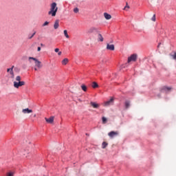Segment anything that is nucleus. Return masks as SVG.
Segmentation results:
<instances>
[{
	"instance_id": "obj_11",
	"label": "nucleus",
	"mask_w": 176,
	"mask_h": 176,
	"mask_svg": "<svg viewBox=\"0 0 176 176\" xmlns=\"http://www.w3.org/2000/svg\"><path fill=\"white\" fill-rule=\"evenodd\" d=\"M113 104V98H111L109 100L107 101L104 103L105 107H109V105H112Z\"/></svg>"
},
{
	"instance_id": "obj_28",
	"label": "nucleus",
	"mask_w": 176,
	"mask_h": 176,
	"mask_svg": "<svg viewBox=\"0 0 176 176\" xmlns=\"http://www.w3.org/2000/svg\"><path fill=\"white\" fill-rule=\"evenodd\" d=\"M35 34H36V32H34L32 34V36L29 37V39H32V38H34V36H35Z\"/></svg>"
},
{
	"instance_id": "obj_32",
	"label": "nucleus",
	"mask_w": 176,
	"mask_h": 176,
	"mask_svg": "<svg viewBox=\"0 0 176 176\" xmlns=\"http://www.w3.org/2000/svg\"><path fill=\"white\" fill-rule=\"evenodd\" d=\"M37 51H38V52H41V47H38Z\"/></svg>"
},
{
	"instance_id": "obj_31",
	"label": "nucleus",
	"mask_w": 176,
	"mask_h": 176,
	"mask_svg": "<svg viewBox=\"0 0 176 176\" xmlns=\"http://www.w3.org/2000/svg\"><path fill=\"white\" fill-rule=\"evenodd\" d=\"M173 58L176 60V52H175L174 55H173Z\"/></svg>"
},
{
	"instance_id": "obj_24",
	"label": "nucleus",
	"mask_w": 176,
	"mask_h": 176,
	"mask_svg": "<svg viewBox=\"0 0 176 176\" xmlns=\"http://www.w3.org/2000/svg\"><path fill=\"white\" fill-rule=\"evenodd\" d=\"M102 123L104 124H105V123H107V118L105 117H102Z\"/></svg>"
},
{
	"instance_id": "obj_13",
	"label": "nucleus",
	"mask_w": 176,
	"mask_h": 176,
	"mask_svg": "<svg viewBox=\"0 0 176 176\" xmlns=\"http://www.w3.org/2000/svg\"><path fill=\"white\" fill-rule=\"evenodd\" d=\"M104 18L106 19V20H111V19H112V16H111V14H109L107 12L104 13Z\"/></svg>"
},
{
	"instance_id": "obj_15",
	"label": "nucleus",
	"mask_w": 176,
	"mask_h": 176,
	"mask_svg": "<svg viewBox=\"0 0 176 176\" xmlns=\"http://www.w3.org/2000/svg\"><path fill=\"white\" fill-rule=\"evenodd\" d=\"M90 104L91 105V107H93V108H98L100 107V105L94 102H91Z\"/></svg>"
},
{
	"instance_id": "obj_29",
	"label": "nucleus",
	"mask_w": 176,
	"mask_h": 176,
	"mask_svg": "<svg viewBox=\"0 0 176 176\" xmlns=\"http://www.w3.org/2000/svg\"><path fill=\"white\" fill-rule=\"evenodd\" d=\"M54 52H55V53H58V52H60V49L56 48V49L54 50Z\"/></svg>"
},
{
	"instance_id": "obj_8",
	"label": "nucleus",
	"mask_w": 176,
	"mask_h": 176,
	"mask_svg": "<svg viewBox=\"0 0 176 176\" xmlns=\"http://www.w3.org/2000/svg\"><path fill=\"white\" fill-rule=\"evenodd\" d=\"M13 68H14V66H12V68H9L7 69V72H10L11 75V78L13 79L14 78V72H13Z\"/></svg>"
},
{
	"instance_id": "obj_19",
	"label": "nucleus",
	"mask_w": 176,
	"mask_h": 176,
	"mask_svg": "<svg viewBox=\"0 0 176 176\" xmlns=\"http://www.w3.org/2000/svg\"><path fill=\"white\" fill-rule=\"evenodd\" d=\"M63 65H67L68 64V58H65L62 60Z\"/></svg>"
},
{
	"instance_id": "obj_18",
	"label": "nucleus",
	"mask_w": 176,
	"mask_h": 176,
	"mask_svg": "<svg viewBox=\"0 0 176 176\" xmlns=\"http://www.w3.org/2000/svg\"><path fill=\"white\" fill-rule=\"evenodd\" d=\"M63 33H64L65 38H67V39L69 38V35H68V31H67V30H65L63 31Z\"/></svg>"
},
{
	"instance_id": "obj_21",
	"label": "nucleus",
	"mask_w": 176,
	"mask_h": 176,
	"mask_svg": "<svg viewBox=\"0 0 176 176\" xmlns=\"http://www.w3.org/2000/svg\"><path fill=\"white\" fill-rule=\"evenodd\" d=\"M81 89L83 90V91H87V87H86L85 85H81Z\"/></svg>"
},
{
	"instance_id": "obj_1",
	"label": "nucleus",
	"mask_w": 176,
	"mask_h": 176,
	"mask_svg": "<svg viewBox=\"0 0 176 176\" xmlns=\"http://www.w3.org/2000/svg\"><path fill=\"white\" fill-rule=\"evenodd\" d=\"M58 10V8L57 7V3L54 2L50 5V10L48 12V14L52 17H55Z\"/></svg>"
},
{
	"instance_id": "obj_6",
	"label": "nucleus",
	"mask_w": 176,
	"mask_h": 176,
	"mask_svg": "<svg viewBox=\"0 0 176 176\" xmlns=\"http://www.w3.org/2000/svg\"><path fill=\"white\" fill-rule=\"evenodd\" d=\"M22 113H24V115L32 113V109H30L29 108L23 109H22Z\"/></svg>"
},
{
	"instance_id": "obj_9",
	"label": "nucleus",
	"mask_w": 176,
	"mask_h": 176,
	"mask_svg": "<svg viewBox=\"0 0 176 176\" xmlns=\"http://www.w3.org/2000/svg\"><path fill=\"white\" fill-rule=\"evenodd\" d=\"M45 120L47 122V123H50L52 124L54 122V117L51 116L50 118H45Z\"/></svg>"
},
{
	"instance_id": "obj_16",
	"label": "nucleus",
	"mask_w": 176,
	"mask_h": 176,
	"mask_svg": "<svg viewBox=\"0 0 176 176\" xmlns=\"http://www.w3.org/2000/svg\"><path fill=\"white\" fill-rule=\"evenodd\" d=\"M98 40L100 41V42H104V37H102V34H98Z\"/></svg>"
},
{
	"instance_id": "obj_17",
	"label": "nucleus",
	"mask_w": 176,
	"mask_h": 176,
	"mask_svg": "<svg viewBox=\"0 0 176 176\" xmlns=\"http://www.w3.org/2000/svg\"><path fill=\"white\" fill-rule=\"evenodd\" d=\"M91 87H93V89H97V87H98V84L96 82H93Z\"/></svg>"
},
{
	"instance_id": "obj_23",
	"label": "nucleus",
	"mask_w": 176,
	"mask_h": 176,
	"mask_svg": "<svg viewBox=\"0 0 176 176\" xmlns=\"http://www.w3.org/2000/svg\"><path fill=\"white\" fill-rule=\"evenodd\" d=\"M127 9H130V6H129V3H126V6L124 8V10H127Z\"/></svg>"
},
{
	"instance_id": "obj_14",
	"label": "nucleus",
	"mask_w": 176,
	"mask_h": 176,
	"mask_svg": "<svg viewBox=\"0 0 176 176\" xmlns=\"http://www.w3.org/2000/svg\"><path fill=\"white\" fill-rule=\"evenodd\" d=\"M125 109H129L130 108V100H126L124 102Z\"/></svg>"
},
{
	"instance_id": "obj_27",
	"label": "nucleus",
	"mask_w": 176,
	"mask_h": 176,
	"mask_svg": "<svg viewBox=\"0 0 176 176\" xmlns=\"http://www.w3.org/2000/svg\"><path fill=\"white\" fill-rule=\"evenodd\" d=\"M46 25H49V22H48V21H45V22L43 24V27H46Z\"/></svg>"
},
{
	"instance_id": "obj_4",
	"label": "nucleus",
	"mask_w": 176,
	"mask_h": 176,
	"mask_svg": "<svg viewBox=\"0 0 176 176\" xmlns=\"http://www.w3.org/2000/svg\"><path fill=\"white\" fill-rule=\"evenodd\" d=\"M100 29L97 27L92 26L87 30V34L91 35L92 34H98Z\"/></svg>"
},
{
	"instance_id": "obj_33",
	"label": "nucleus",
	"mask_w": 176,
	"mask_h": 176,
	"mask_svg": "<svg viewBox=\"0 0 176 176\" xmlns=\"http://www.w3.org/2000/svg\"><path fill=\"white\" fill-rule=\"evenodd\" d=\"M61 54H62V52H58V56H61Z\"/></svg>"
},
{
	"instance_id": "obj_35",
	"label": "nucleus",
	"mask_w": 176,
	"mask_h": 176,
	"mask_svg": "<svg viewBox=\"0 0 176 176\" xmlns=\"http://www.w3.org/2000/svg\"><path fill=\"white\" fill-rule=\"evenodd\" d=\"M35 71H38V69L36 67H34Z\"/></svg>"
},
{
	"instance_id": "obj_25",
	"label": "nucleus",
	"mask_w": 176,
	"mask_h": 176,
	"mask_svg": "<svg viewBox=\"0 0 176 176\" xmlns=\"http://www.w3.org/2000/svg\"><path fill=\"white\" fill-rule=\"evenodd\" d=\"M74 13H78V12H79V8H75L74 9Z\"/></svg>"
},
{
	"instance_id": "obj_30",
	"label": "nucleus",
	"mask_w": 176,
	"mask_h": 176,
	"mask_svg": "<svg viewBox=\"0 0 176 176\" xmlns=\"http://www.w3.org/2000/svg\"><path fill=\"white\" fill-rule=\"evenodd\" d=\"M7 176H13V173L12 172L8 173Z\"/></svg>"
},
{
	"instance_id": "obj_26",
	"label": "nucleus",
	"mask_w": 176,
	"mask_h": 176,
	"mask_svg": "<svg viewBox=\"0 0 176 176\" xmlns=\"http://www.w3.org/2000/svg\"><path fill=\"white\" fill-rule=\"evenodd\" d=\"M152 21H156V14H154L151 18Z\"/></svg>"
},
{
	"instance_id": "obj_20",
	"label": "nucleus",
	"mask_w": 176,
	"mask_h": 176,
	"mask_svg": "<svg viewBox=\"0 0 176 176\" xmlns=\"http://www.w3.org/2000/svg\"><path fill=\"white\" fill-rule=\"evenodd\" d=\"M107 146H108V143L103 142L102 144V149H105L107 148Z\"/></svg>"
},
{
	"instance_id": "obj_10",
	"label": "nucleus",
	"mask_w": 176,
	"mask_h": 176,
	"mask_svg": "<svg viewBox=\"0 0 176 176\" xmlns=\"http://www.w3.org/2000/svg\"><path fill=\"white\" fill-rule=\"evenodd\" d=\"M60 27V21L58 19H56L54 24V30H57Z\"/></svg>"
},
{
	"instance_id": "obj_3",
	"label": "nucleus",
	"mask_w": 176,
	"mask_h": 176,
	"mask_svg": "<svg viewBox=\"0 0 176 176\" xmlns=\"http://www.w3.org/2000/svg\"><path fill=\"white\" fill-rule=\"evenodd\" d=\"M28 60L30 63L34 61L35 67H37V68H42V62L39 61L36 58L30 56L28 58Z\"/></svg>"
},
{
	"instance_id": "obj_7",
	"label": "nucleus",
	"mask_w": 176,
	"mask_h": 176,
	"mask_svg": "<svg viewBox=\"0 0 176 176\" xmlns=\"http://www.w3.org/2000/svg\"><path fill=\"white\" fill-rule=\"evenodd\" d=\"M106 49L107 50H112V51H113V50H115V45L113 44L107 43Z\"/></svg>"
},
{
	"instance_id": "obj_34",
	"label": "nucleus",
	"mask_w": 176,
	"mask_h": 176,
	"mask_svg": "<svg viewBox=\"0 0 176 176\" xmlns=\"http://www.w3.org/2000/svg\"><path fill=\"white\" fill-rule=\"evenodd\" d=\"M41 46L42 47H43L45 46V45H43V43H41Z\"/></svg>"
},
{
	"instance_id": "obj_22",
	"label": "nucleus",
	"mask_w": 176,
	"mask_h": 176,
	"mask_svg": "<svg viewBox=\"0 0 176 176\" xmlns=\"http://www.w3.org/2000/svg\"><path fill=\"white\" fill-rule=\"evenodd\" d=\"M164 90H165V91H170V90H171V87H164Z\"/></svg>"
},
{
	"instance_id": "obj_2",
	"label": "nucleus",
	"mask_w": 176,
	"mask_h": 176,
	"mask_svg": "<svg viewBox=\"0 0 176 176\" xmlns=\"http://www.w3.org/2000/svg\"><path fill=\"white\" fill-rule=\"evenodd\" d=\"M15 80L16 81H14V87H15V89H19V87H21V86L25 85V82L21 81V76H17Z\"/></svg>"
},
{
	"instance_id": "obj_12",
	"label": "nucleus",
	"mask_w": 176,
	"mask_h": 176,
	"mask_svg": "<svg viewBox=\"0 0 176 176\" xmlns=\"http://www.w3.org/2000/svg\"><path fill=\"white\" fill-rule=\"evenodd\" d=\"M118 132L111 131L110 133H108V135L111 138H113V137H115V135H118Z\"/></svg>"
},
{
	"instance_id": "obj_36",
	"label": "nucleus",
	"mask_w": 176,
	"mask_h": 176,
	"mask_svg": "<svg viewBox=\"0 0 176 176\" xmlns=\"http://www.w3.org/2000/svg\"><path fill=\"white\" fill-rule=\"evenodd\" d=\"M33 116H34V118H36V114H34Z\"/></svg>"
},
{
	"instance_id": "obj_5",
	"label": "nucleus",
	"mask_w": 176,
	"mask_h": 176,
	"mask_svg": "<svg viewBox=\"0 0 176 176\" xmlns=\"http://www.w3.org/2000/svg\"><path fill=\"white\" fill-rule=\"evenodd\" d=\"M131 61H137V54H133L128 58V63H131Z\"/></svg>"
}]
</instances>
